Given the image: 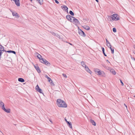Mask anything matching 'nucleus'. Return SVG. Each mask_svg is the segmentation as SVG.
I'll return each instance as SVG.
<instances>
[{"mask_svg": "<svg viewBox=\"0 0 135 135\" xmlns=\"http://www.w3.org/2000/svg\"><path fill=\"white\" fill-rule=\"evenodd\" d=\"M56 104L59 107L65 108L67 107V105L65 102L60 99L57 100Z\"/></svg>", "mask_w": 135, "mask_h": 135, "instance_id": "f257e3e1", "label": "nucleus"}, {"mask_svg": "<svg viewBox=\"0 0 135 135\" xmlns=\"http://www.w3.org/2000/svg\"><path fill=\"white\" fill-rule=\"evenodd\" d=\"M108 16V19L110 21H112V20L117 21L119 20V16L116 14H114L111 16Z\"/></svg>", "mask_w": 135, "mask_h": 135, "instance_id": "f03ea898", "label": "nucleus"}, {"mask_svg": "<svg viewBox=\"0 0 135 135\" xmlns=\"http://www.w3.org/2000/svg\"><path fill=\"white\" fill-rule=\"evenodd\" d=\"M94 71L96 74H97V73L98 75H102L103 76H105V74L104 72L102 71H101L99 69H94Z\"/></svg>", "mask_w": 135, "mask_h": 135, "instance_id": "7ed1b4c3", "label": "nucleus"}, {"mask_svg": "<svg viewBox=\"0 0 135 135\" xmlns=\"http://www.w3.org/2000/svg\"><path fill=\"white\" fill-rule=\"evenodd\" d=\"M79 33L80 35L83 37L85 36V35L84 32L81 29L79 30Z\"/></svg>", "mask_w": 135, "mask_h": 135, "instance_id": "20e7f679", "label": "nucleus"}, {"mask_svg": "<svg viewBox=\"0 0 135 135\" xmlns=\"http://www.w3.org/2000/svg\"><path fill=\"white\" fill-rule=\"evenodd\" d=\"M12 12V15L13 16H15L16 18H19L20 17L18 14L16 12H13L11 11Z\"/></svg>", "mask_w": 135, "mask_h": 135, "instance_id": "39448f33", "label": "nucleus"}, {"mask_svg": "<svg viewBox=\"0 0 135 135\" xmlns=\"http://www.w3.org/2000/svg\"><path fill=\"white\" fill-rule=\"evenodd\" d=\"M71 22H72L75 23H78L79 22L77 19L74 17H73L72 19V21H71Z\"/></svg>", "mask_w": 135, "mask_h": 135, "instance_id": "423d86ee", "label": "nucleus"}, {"mask_svg": "<svg viewBox=\"0 0 135 135\" xmlns=\"http://www.w3.org/2000/svg\"><path fill=\"white\" fill-rule=\"evenodd\" d=\"M4 48L3 46L0 44V59L1 58L2 51H4Z\"/></svg>", "mask_w": 135, "mask_h": 135, "instance_id": "0eeeda50", "label": "nucleus"}, {"mask_svg": "<svg viewBox=\"0 0 135 135\" xmlns=\"http://www.w3.org/2000/svg\"><path fill=\"white\" fill-rule=\"evenodd\" d=\"M42 63H44L47 65H50V63L49 62L47 61L46 60L44 59H42Z\"/></svg>", "mask_w": 135, "mask_h": 135, "instance_id": "6e6552de", "label": "nucleus"}, {"mask_svg": "<svg viewBox=\"0 0 135 135\" xmlns=\"http://www.w3.org/2000/svg\"><path fill=\"white\" fill-rule=\"evenodd\" d=\"M73 17L72 16L70 15H68L66 16V18L67 19L71 22V21H72V19Z\"/></svg>", "mask_w": 135, "mask_h": 135, "instance_id": "1a4fd4ad", "label": "nucleus"}, {"mask_svg": "<svg viewBox=\"0 0 135 135\" xmlns=\"http://www.w3.org/2000/svg\"><path fill=\"white\" fill-rule=\"evenodd\" d=\"M15 2L16 4L18 6H19L20 5L19 0H11Z\"/></svg>", "mask_w": 135, "mask_h": 135, "instance_id": "9d476101", "label": "nucleus"}, {"mask_svg": "<svg viewBox=\"0 0 135 135\" xmlns=\"http://www.w3.org/2000/svg\"><path fill=\"white\" fill-rule=\"evenodd\" d=\"M34 67L38 73L41 72V70L39 67L37 65H34Z\"/></svg>", "mask_w": 135, "mask_h": 135, "instance_id": "9b49d317", "label": "nucleus"}, {"mask_svg": "<svg viewBox=\"0 0 135 135\" xmlns=\"http://www.w3.org/2000/svg\"><path fill=\"white\" fill-rule=\"evenodd\" d=\"M65 120L66 121V123H67V124H68V126H69V127L71 128H72V124H71V123H70L69 122H68V121H67L66 119V118H65Z\"/></svg>", "mask_w": 135, "mask_h": 135, "instance_id": "f8f14e48", "label": "nucleus"}, {"mask_svg": "<svg viewBox=\"0 0 135 135\" xmlns=\"http://www.w3.org/2000/svg\"><path fill=\"white\" fill-rule=\"evenodd\" d=\"M61 7L63 10H65V11H68V8L66 6L64 5L63 6H61Z\"/></svg>", "mask_w": 135, "mask_h": 135, "instance_id": "ddd939ff", "label": "nucleus"}, {"mask_svg": "<svg viewBox=\"0 0 135 135\" xmlns=\"http://www.w3.org/2000/svg\"><path fill=\"white\" fill-rule=\"evenodd\" d=\"M86 70L88 72L90 73V74H91L92 72L89 69L88 67L86 66V67L85 68Z\"/></svg>", "mask_w": 135, "mask_h": 135, "instance_id": "4468645a", "label": "nucleus"}, {"mask_svg": "<svg viewBox=\"0 0 135 135\" xmlns=\"http://www.w3.org/2000/svg\"><path fill=\"white\" fill-rule=\"evenodd\" d=\"M106 45L108 47H109L110 46H111V45H110V43L106 39Z\"/></svg>", "mask_w": 135, "mask_h": 135, "instance_id": "2eb2a0df", "label": "nucleus"}, {"mask_svg": "<svg viewBox=\"0 0 135 135\" xmlns=\"http://www.w3.org/2000/svg\"><path fill=\"white\" fill-rule=\"evenodd\" d=\"M38 55H37V57L40 60L41 62H42V59H43L42 58V57L41 55L39 54H38Z\"/></svg>", "mask_w": 135, "mask_h": 135, "instance_id": "dca6fc26", "label": "nucleus"}, {"mask_svg": "<svg viewBox=\"0 0 135 135\" xmlns=\"http://www.w3.org/2000/svg\"><path fill=\"white\" fill-rule=\"evenodd\" d=\"M83 27L84 28L88 30H89L90 28V27L89 26L86 25H84L83 26Z\"/></svg>", "mask_w": 135, "mask_h": 135, "instance_id": "f3484780", "label": "nucleus"}, {"mask_svg": "<svg viewBox=\"0 0 135 135\" xmlns=\"http://www.w3.org/2000/svg\"><path fill=\"white\" fill-rule=\"evenodd\" d=\"M90 122L92 123L93 125L94 126H95L96 125V123L94 120L91 119L90 120Z\"/></svg>", "mask_w": 135, "mask_h": 135, "instance_id": "a211bd4d", "label": "nucleus"}, {"mask_svg": "<svg viewBox=\"0 0 135 135\" xmlns=\"http://www.w3.org/2000/svg\"><path fill=\"white\" fill-rule=\"evenodd\" d=\"M18 81H20V82H23L25 81L22 78H19L18 79Z\"/></svg>", "mask_w": 135, "mask_h": 135, "instance_id": "6ab92c4d", "label": "nucleus"}, {"mask_svg": "<svg viewBox=\"0 0 135 135\" xmlns=\"http://www.w3.org/2000/svg\"><path fill=\"white\" fill-rule=\"evenodd\" d=\"M81 64L82 66L83 67L85 68L86 66L85 64V63L84 61H82L81 62Z\"/></svg>", "mask_w": 135, "mask_h": 135, "instance_id": "aec40b11", "label": "nucleus"}, {"mask_svg": "<svg viewBox=\"0 0 135 135\" xmlns=\"http://www.w3.org/2000/svg\"><path fill=\"white\" fill-rule=\"evenodd\" d=\"M110 72L114 75H115L116 74V72L113 69H111L110 70Z\"/></svg>", "mask_w": 135, "mask_h": 135, "instance_id": "412c9836", "label": "nucleus"}, {"mask_svg": "<svg viewBox=\"0 0 135 135\" xmlns=\"http://www.w3.org/2000/svg\"><path fill=\"white\" fill-rule=\"evenodd\" d=\"M3 110L7 113H9L10 112V109H7L5 108Z\"/></svg>", "mask_w": 135, "mask_h": 135, "instance_id": "4be33fe9", "label": "nucleus"}, {"mask_svg": "<svg viewBox=\"0 0 135 135\" xmlns=\"http://www.w3.org/2000/svg\"><path fill=\"white\" fill-rule=\"evenodd\" d=\"M38 1V3L40 5H42L43 4V0H36Z\"/></svg>", "mask_w": 135, "mask_h": 135, "instance_id": "5701e85b", "label": "nucleus"}, {"mask_svg": "<svg viewBox=\"0 0 135 135\" xmlns=\"http://www.w3.org/2000/svg\"><path fill=\"white\" fill-rule=\"evenodd\" d=\"M110 48L111 51V53L112 54H113L114 53V50L113 48L112 49L111 46H110L109 47Z\"/></svg>", "mask_w": 135, "mask_h": 135, "instance_id": "b1692460", "label": "nucleus"}, {"mask_svg": "<svg viewBox=\"0 0 135 135\" xmlns=\"http://www.w3.org/2000/svg\"><path fill=\"white\" fill-rule=\"evenodd\" d=\"M102 50L103 53L104 55V56H107V55H106V54H105V53L104 49V48L103 47H102Z\"/></svg>", "mask_w": 135, "mask_h": 135, "instance_id": "393cba45", "label": "nucleus"}, {"mask_svg": "<svg viewBox=\"0 0 135 135\" xmlns=\"http://www.w3.org/2000/svg\"><path fill=\"white\" fill-rule=\"evenodd\" d=\"M4 105V103L2 101H0V107Z\"/></svg>", "mask_w": 135, "mask_h": 135, "instance_id": "a878e982", "label": "nucleus"}, {"mask_svg": "<svg viewBox=\"0 0 135 135\" xmlns=\"http://www.w3.org/2000/svg\"><path fill=\"white\" fill-rule=\"evenodd\" d=\"M69 13L72 16H73L74 15V13L71 11H70Z\"/></svg>", "mask_w": 135, "mask_h": 135, "instance_id": "bb28decb", "label": "nucleus"}, {"mask_svg": "<svg viewBox=\"0 0 135 135\" xmlns=\"http://www.w3.org/2000/svg\"><path fill=\"white\" fill-rule=\"evenodd\" d=\"M40 88H39L38 85H37L36 87V90L37 91V90H38Z\"/></svg>", "mask_w": 135, "mask_h": 135, "instance_id": "cd10ccee", "label": "nucleus"}, {"mask_svg": "<svg viewBox=\"0 0 135 135\" xmlns=\"http://www.w3.org/2000/svg\"><path fill=\"white\" fill-rule=\"evenodd\" d=\"M37 91L40 92V93H42V91L41 89L40 88L39 90H37Z\"/></svg>", "mask_w": 135, "mask_h": 135, "instance_id": "c85d7f7f", "label": "nucleus"}, {"mask_svg": "<svg viewBox=\"0 0 135 135\" xmlns=\"http://www.w3.org/2000/svg\"><path fill=\"white\" fill-rule=\"evenodd\" d=\"M48 81L49 82H50V81H51V82H52V80L51 79V78L49 77L47 78Z\"/></svg>", "mask_w": 135, "mask_h": 135, "instance_id": "c756f323", "label": "nucleus"}, {"mask_svg": "<svg viewBox=\"0 0 135 135\" xmlns=\"http://www.w3.org/2000/svg\"><path fill=\"white\" fill-rule=\"evenodd\" d=\"M113 32H116V30L115 28H113Z\"/></svg>", "mask_w": 135, "mask_h": 135, "instance_id": "7c9ffc66", "label": "nucleus"}, {"mask_svg": "<svg viewBox=\"0 0 135 135\" xmlns=\"http://www.w3.org/2000/svg\"><path fill=\"white\" fill-rule=\"evenodd\" d=\"M62 75L64 77H65V78H67V76H66V75L65 74H63Z\"/></svg>", "mask_w": 135, "mask_h": 135, "instance_id": "2f4dec72", "label": "nucleus"}, {"mask_svg": "<svg viewBox=\"0 0 135 135\" xmlns=\"http://www.w3.org/2000/svg\"><path fill=\"white\" fill-rule=\"evenodd\" d=\"M120 81V83H121V85H122L123 86L124 85V84L123 82L122 81V80L121 79H119Z\"/></svg>", "mask_w": 135, "mask_h": 135, "instance_id": "473e14b6", "label": "nucleus"}, {"mask_svg": "<svg viewBox=\"0 0 135 135\" xmlns=\"http://www.w3.org/2000/svg\"><path fill=\"white\" fill-rule=\"evenodd\" d=\"M0 107H1V108L3 110L5 108V107H4V105L3 106H3H1Z\"/></svg>", "mask_w": 135, "mask_h": 135, "instance_id": "72a5a7b5", "label": "nucleus"}, {"mask_svg": "<svg viewBox=\"0 0 135 135\" xmlns=\"http://www.w3.org/2000/svg\"><path fill=\"white\" fill-rule=\"evenodd\" d=\"M50 82L51 83V85H52V86L54 85V84L53 82H51V81H50Z\"/></svg>", "mask_w": 135, "mask_h": 135, "instance_id": "f704fd0d", "label": "nucleus"}, {"mask_svg": "<svg viewBox=\"0 0 135 135\" xmlns=\"http://www.w3.org/2000/svg\"><path fill=\"white\" fill-rule=\"evenodd\" d=\"M11 53H12L15 54H16V52L15 51H12Z\"/></svg>", "mask_w": 135, "mask_h": 135, "instance_id": "c9c22d12", "label": "nucleus"}, {"mask_svg": "<svg viewBox=\"0 0 135 135\" xmlns=\"http://www.w3.org/2000/svg\"><path fill=\"white\" fill-rule=\"evenodd\" d=\"M11 51H12L10 50V51H6V52L9 53H11Z\"/></svg>", "mask_w": 135, "mask_h": 135, "instance_id": "e433bc0d", "label": "nucleus"}, {"mask_svg": "<svg viewBox=\"0 0 135 135\" xmlns=\"http://www.w3.org/2000/svg\"><path fill=\"white\" fill-rule=\"evenodd\" d=\"M45 77L47 79L48 77H49L47 75H45Z\"/></svg>", "mask_w": 135, "mask_h": 135, "instance_id": "4c0bfd02", "label": "nucleus"}, {"mask_svg": "<svg viewBox=\"0 0 135 135\" xmlns=\"http://www.w3.org/2000/svg\"><path fill=\"white\" fill-rule=\"evenodd\" d=\"M124 105H125V106L126 107V109H127V106L125 104H124Z\"/></svg>", "mask_w": 135, "mask_h": 135, "instance_id": "58836bf2", "label": "nucleus"}, {"mask_svg": "<svg viewBox=\"0 0 135 135\" xmlns=\"http://www.w3.org/2000/svg\"><path fill=\"white\" fill-rule=\"evenodd\" d=\"M52 34L53 35H55V33L53 32L52 33Z\"/></svg>", "mask_w": 135, "mask_h": 135, "instance_id": "ea45409f", "label": "nucleus"}, {"mask_svg": "<svg viewBox=\"0 0 135 135\" xmlns=\"http://www.w3.org/2000/svg\"><path fill=\"white\" fill-rule=\"evenodd\" d=\"M0 131V132L2 133L3 135V133L1 131Z\"/></svg>", "mask_w": 135, "mask_h": 135, "instance_id": "a19ab883", "label": "nucleus"}, {"mask_svg": "<svg viewBox=\"0 0 135 135\" xmlns=\"http://www.w3.org/2000/svg\"><path fill=\"white\" fill-rule=\"evenodd\" d=\"M107 62H108L109 63H110V62H109V61L108 60H107Z\"/></svg>", "mask_w": 135, "mask_h": 135, "instance_id": "79ce46f5", "label": "nucleus"}, {"mask_svg": "<svg viewBox=\"0 0 135 135\" xmlns=\"http://www.w3.org/2000/svg\"><path fill=\"white\" fill-rule=\"evenodd\" d=\"M97 2H98V0H95Z\"/></svg>", "mask_w": 135, "mask_h": 135, "instance_id": "37998d69", "label": "nucleus"}, {"mask_svg": "<svg viewBox=\"0 0 135 135\" xmlns=\"http://www.w3.org/2000/svg\"><path fill=\"white\" fill-rule=\"evenodd\" d=\"M133 53L135 54V51H133Z\"/></svg>", "mask_w": 135, "mask_h": 135, "instance_id": "c03bdc74", "label": "nucleus"}, {"mask_svg": "<svg viewBox=\"0 0 135 135\" xmlns=\"http://www.w3.org/2000/svg\"><path fill=\"white\" fill-rule=\"evenodd\" d=\"M134 49H135V45H134Z\"/></svg>", "mask_w": 135, "mask_h": 135, "instance_id": "a18cd8bd", "label": "nucleus"}, {"mask_svg": "<svg viewBox=\"0 0 135 135\" xmlns=\"http://www.w3.org/2000/svg\"><path fill=\"white\" fill-rule=\"evenodd\" d=\"M31 1V2H32V0H30Z\"/></svg>", "mask_w": 135, "mask_h": 135, "instance_id": "49530a36", "label": "nucleus"}, {"mask_svg": "<svg viewBox=\"0 0 135 135\" xmlns=\"http://www.w3.org/2000/svg\"><path fill=\"white\" fill-rule=\"evenodd\" d=\"M69 44H70V45H72V44H71L69 43Z\"/></svg>", "mask_w": 135, "mask_h": 135, "instance_id": "de8ad7c7", "label": "nucleus"}, {"mask_svg": "<svg viewBox=\"0 0 135 135\" xmlns=\"http://www.w3.org/2000/svg\"><path fill=\"white\" fill-rule=\"evenodd\" d=\"M50 122H51L52 123V121H51V120H50Z\"/></svg>", "mask_w": 135, "mask_h": 135, "instance_id": "09e8293b", "label": "nucleus"}]
</instances>
